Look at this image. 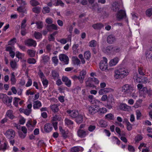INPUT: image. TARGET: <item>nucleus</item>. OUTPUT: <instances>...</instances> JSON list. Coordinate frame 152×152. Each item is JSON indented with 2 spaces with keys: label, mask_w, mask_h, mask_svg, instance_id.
Here are the masks:
<instances>
[{
  "label": "nucleus",
  "mask_w": 152,
  "mask_h": 152,
  "mask_svg": "<svg viewBox=\"0 0 152 152\" xmlns=\"http://www.w3.org/2000/svg\"><path fill=\"white\" fill-rule=\"evenodd\" d=\"M99 7V5L97 3H95L93 4L91 7V9L92 10H95L96 8H98Z\"/></svg>",
  "instance_id": "61"
},
{
  "label": "nucleus",
  "mask_w": 152,
  "mask_h": 152,
  "mask_svg": "<svg viewBox=\"0 0 152 152\" xmlns=\"http://www.w3.org/2000/svg\"><path fill=\"white\" fill-rule=\"evenodd\" d=\"M145 55L147 59H149L150 61H152V48L146 51Z\"/></svg>",
  "instance_id": "15"
},
{
  "label": "nucleus",
  "mask_w": 152,
  "mask_h": 152,
  "mask_svg": "<svg viewBox=\"0 0 152 152\" xmlns=\"http://www.w3.org/2000/svg\"><path fill=\"white\" fill-rule=\"evenodd\" d=\"M92 79L89 78L86 82V86L87 87H89L94 88L95 87V86L92 83Z\"/></svg>",
  "instance_id": "21"
},
{
  "label": "nucleus",
  "mask_w": 152,
  "mask_h": 152,
  "mask_svg": "<svg viewBox=\"0 0 152 152\" xmlns=\"http://www.w3.org/2000/svg\"><path fill=\"white\" fill-rule=\"evenodd\" d=\"M53 5L56 6L60 5L61 7H64V4L61 0H57L56 2H55Z\"/></svg>",
  "instance_id": "31"
},
{
  "label": "nucleus",
  "mask_w": 152,
  "mask_h": 152,
  "mask_svg": "<svg viewBox=\"0 0 152 152\" xmlns=\"http://www.w3.org/2000/svg\"><path fill=\"white\" fill-rule=\"evenodd\" d=\"M27 62L29 64H34L36 62V61L34 58H29L27 60Z\"/></svg>",
  "instance_id": "51"
},
{
  "label": "nucleus",
  "mask_w": 152,
  "mask_h": 152,
  "mask_svg": "<svg viewBox=\"0 0 152 152\" xmlns=\"http://www.w3.org/2000/svg\"><path fill=\"white\" fill-rule=\"evenodd\" d=\"M138 71L139 74L142 75H145V70L142 67H140L138 69Z\"/></svg>",
  "instance_id": "48"
},
{
  "label": "nucleus",
  "mask_w": 152,
  "mask_h": 152,
  "mask_svg": "<svg viewBox=\"0 0 152 152\" xmlns=\"http://www.w3.org/2000/svg\"><path fill=\"white\" fill-rule=\"evenodd\" d=\"M37 26V28L39 29L42 28L43 27V24L42 22H37L36 23Z\"/></svg>",
  "instance_id": "56"
},
{
  "label": "nucleus",
  "mask_w": 152,
  "mask_h": 152,
  "mask_svg": "<svg viewBox=\"0 0 152 152\" xmlns=\"http://www.w3.org/2000/svg\"><path fill=\"white\" fill-rule=\"evenodd\" d=\"M11 80V84H15L16 82V80L14 75V72L12 73Z\"/></svg>",
  "instance_id": "44"
},
{
  "label": "nucleus",
  "mask_w": 152,
  "mask_h": 152,
  "mask_svg": "<svg viewBox=\"0 0 152 152\" xmlns=\"http://www.w3.org/2000/svg\"><path fill=\"white\" fill-rule=\"evenodd\" d=\"M50 12V8L48 7H44L42 10V12L44 14L48 13Z\"/></svg>",
  "instance_id": "49"
},
{
  "label": "nucleus",
  "mask_w": 152,
  "mask_h": 152,
  "mask_svg": "<svg viewBox=\"0 0 152 152\" xmlns=\"http://www.w3.org/2000/svg\"><path fill=\"white\" fill-rule=\"evenodd\" d=\"M62 80L63 82L65 83V84L68 87H69L71 86V82L70 80L68 78L64 76H62Z\"/></svg>",
  "instance_id": "16"
},
{
  "label": "nucleus",
  "mask_w": 152,
  "mask_h": 152,
  "mask_svg": "<svg viewBox=\"0 0 152 152\" xmlns=\"http://www.w3.org/2000/svg\"><path fill=\"white\" fill-rule=\"evenodd\" d=\"M86 74V71L85 70L83 69L80 72V75L81 76H83L85 77V76Z\"/></svg>",
  "instance_id": "60"
},
{
  "label": "nucleus",
  "mask_w": 152,
  "mask_h": 152,
  "mask_svg": "<svg viewBox=\"0 0 152 152\" xmlns=\"http://www.w3.org/2000/svg\"><path fill=\"white\" fill-rule=\"evenodd\" d=\"M39 77L41 78V80L45 78V76L43 73L42 72L41 70H39V72L38 73Z\"/></svg>",
  "instance_id": "62"
},
{
  "label": "nucleus",
  "mask_w": 152,
  "mask_h": 152,
  "mask_svg": "<svg viewBox=\"0 0 152 152\" xmlns=\"http://www.w3.org/2000/svg\"><path fill=\"white\" fill-rule=\"evenodd\" d=\"M25 44L28 47H35L37 45L36 41L32 39H29L25 41Z\"/></svg>",
  "instance_id": "7"
},
{
  "label": "nucleus",
  "mask_w": 152,
  "mask_h": 152,
  "mask_svg": "<svg viewBox=\"0 0 152 152\" xmlns=\"http://www.w3.org/2000/svg\"><path fill=\"white\" fill-rule=\"evenodd\" d=\"M99 106L97 105H91L88 108L89 113L90 114H94L97 111Z\"/></svg>",
  "instance_id": "13"
},
{
  "label": "nucleus",
  "mask_w": 152,
  "mask_h": 152,
  "mask_svg": "<svg viewBox=\"0 0 152 152\" xmlns=\"http://www.w3.org/2000/svg\"><path fill=\"white\" fill-rule=\"evenodd\" d=\"M121 108L122 110L124 111H130L133 110L135 108H137L138 107V105H135L132 107L129 106L128 105H120Z\"/></svg>",
  "instance_id": "11"
},
{
  "label": "nucleus",
  "mask_w": 152,
  "mask_h": 152,
  "mask_svg": "<svg viewBox=\"0 0 152 152\" xmlns=\"http://www.w3.org/2000/svg\"><path fill=\"white\" fill-rule=\"evenodd\" d=\"M64 122L65 125L69 126H72L73 124V121L67 118L64 120Z\"/></svg>",
  "instance_id": "26"
},
{
  "label": "nucleus",
  "mask_w": 152,
  "mask_h": 152,
  "mask_svg": "<svg viewBox=\"0 0 152 152\" xmlns=\"http://www.w3.org/2000/svg\"><path fill=\"white\" fill-rule=\"evenodd\" d=\"M45 21L47 23L49 24L53 23L52 19L51 18H47L45 20Z\"/></svg>",
  "instance_id": "64"
},
{
  "label": "nucleus",
  "mask_w": 152,
  "mask_h": 152,
  "mask_svg": "<svg viewBox=\"0 0 152 152\" xmlns=\"http://www.w3.org/2000/svg\"><path fill=\"white\" fill-rule=\"evenodd\" d=\"M80 150V148L78 147H74L72 148L71 150V152H78Z\"/></svg>",
  "instance_id": "53"
},
{
  "label": "nucleus",
  "mask_w": 152,
  "mask_h": 152,
  "mask_svg": "<svg viewBox=\"0 0 152 152\" xmlns=\"http://www.w3.org/2000/svg\"><path fill=\"white\" fill-rule=\"evenodd\" d=\"M113 46H109L107 47L106 48V52L109 53H113Z\"/></svg>",
  "instance_id": "36"
},
{
  "label": "nucleus",
  "mask_w": 152,
  "mask_h": 152,
  "mask_svg": "<svg viewBox=\"0 0 152 152\" xmlns=\"http://www.w3.org/2000/svg\"><path fill=\"white\" fill-rule=\"evenodd\" d=\"M26 126L29 129L32 130L34 128V126L33 125L32 122H31L30 121H28L27 124Z\"/></svg>",
  "instance_id": "40"
},
{
  "label": "nucleus",
  "mask_w": 152,
  "mask_h": 152,
  "mask_svg": "<svg viewBox=\"0 0 152 152\" xmlns=\"http://www.w3.org/2000/svg\"><path fill=\"white\" fill-rule=\"evenodd\" d=\"M31 107L32 105H28V109H24L20 108L19 109V111L20 112L23 113L26 115H28L31 113Z\"/></svg>",
  "instance_id": "14"
},
{
  "label": "nucleus",
  "mask_w": 152,
  "mask_h": 152,
  "mask_svg": "<svg viewBox=\"0 0 152 152\" xmlns=\"http://www.w3.org/2000/svg\"><path fill=\"white\" fill-rule=\"evenodd\" d=\"M41 80L43 85L45 86V87H47L48 83V80L45 78Z\"/></svg>",
  "instance_id": "52"
},
{
  "label": "nucleus",
  "mask_w": 152,
  "mask_h": 152,
  "mask_svg": "<svg viewBox=\"0 0 152 152\" xmlns=\"http://www.w3.org/2000/svg\"><path fill=\"white\" fill-rule=\"evenodd\" d=\"M27 53L29 56L31 57H34L35 56V51L32 50H28L27 51Z\"/></svg>",
  "instance_id": "30"
},
{
  "label": "nucleus",
  "mask_w": 152,
  "mask_h": 152,
  "mask_svg": "<svg viewBox=\"0 0 152 152\" xmlns=\"http://www.w3.org/2000/svg\"><path fill=\"white\" fill-rule=\"evenodd\" d=\"M105 118L108 120H113L114 119V115L111 113H109L106 115Z\"/></svg>",
  "instance_id": "38"
},
{
  "label": "nucleus",
  "mask_w": 152,
  "mask_h": 152,
  "mask_svg": "<svg viewBox=\"0 0 152 152\" xmlns=\"http://www.w3.org/2000/svg\"><path fill=\"white\" fill-rule=\"evenodd\" d=\"M92 26L95 29L99 30L102 28L104 26V25L101 23H97L93 25Z\"/></svg>",
  "instance_id": "24"
},
{
  "label": "nucleus",
  "mask_w": 152,
  "mask_h": 152,
  "mask_svg": "<svg viewBox=\"0 0 152 152\" xmlns=\"http://www.w3.org/2000/svg\"><path fill=\"white\" fill-rule=\"evenodd\" d=\"M84 58L86 60H89L91 56V53L89 51H86L84 53Z\"/></svg>",
  "instance_id": "28"
},
{
  "label": "nucleus",
  "mask_w": 152,
  "mask_h": 152,
  "mask_svg": "<svg viewBox=\"0 0 152 152\" xmlns=\"http://www.w3.org/2000/svg\"><path fill=\"white\" fill-rule=\"evenodd\" d=\"M46 28L48 31H52L53 30H57L58 29L57 25L52 24L50 25H47Z\"/></svg>",
  "instance_id": "17"
},
{
  "label": "nucleus",
  "mask_w": 152,
  "mask_h": 152,
  "mask_svg": "<svg viewBox=\"0 0 152 152\" xmlns=\"http://www.w3.org/2000/svg\"><path fill=\"white\" fill-rule=\"evenodd\" d=\"M4 134L8 138H13L15 135V132L12 129L8 130Z\"/></svg>",
  "instance_id": "10"
},
{
  "label": "nucleus",
  "mask_w": 152,
  "mask_h": 152,
  "mask_svg": "<svg viewBox=\"0 0 152 152\" xmlns=\"http://www.w3.org/2000/svg\"><path fill=\"white\" fill-rule=\"evenodd\" d=\"M88 132L83 130H79L77 132V134L79 137H84L87 134Z\"/></svg>",
  "instance_id": "20"
},
{
  "label": "nucleus",
  "mask_w": 152,
  "mask_h": 152,
  "mask_svg": "<svg viewBox=\"0 0 152 152\" xmlns=\"http://www.w3.org/2000/svg\"><path fill=\"white\" fill-rule=\"evenodd\" d=\"M90 102H91V104H100V102L97 99H94L93 100H90Z\"/></svg>",
  "instance_id": "59"
},
{
  "label": "nucleus",
  "mask_w": 152,
  "mask_h": 152,
  "mask_svg": "<svg viewBox=\"0 0 152 152\" xmlns=\"http://www.w3.org/2000/svg\"><path fill=\"white\" fill-rule=\"evenodd\" d=\"M50 60V57L48 56H45L42 57L43 62L44 64L47 63Z\"/></svg>",
  "instance_id": "47"
},
{
  "label": "nucleus",
  "mask_w": 152,
  "mask_h": 152,
  "mask_svg": "<svg viewBox=\"0 0 152 152\" xmlns=\"http://www.w3.org/2000/svg\"><path fill=\"white\" fill-rule=\"evenodd\" d=\"M12 113V111L11 110H9L7 112L6 115L9 117L10 118L12 119L14 118V116L13 115Z\"/></svg>",
  "instance_id": "29"
},
{
  "label": "nucleus",
  "mask_w": 152,
  "mask_h": 152,
  "mask_svg": "<svg viewBox=\"0 0 152 152\" xmlns=\"http://www.w3.org/2000/svg\"><path fill=\"white\" fill-rule=\"evenodd\" d=\"M99 124L102 127H105L107 125L106 122L103 120H101L99 121Z\"/></svg>",
  "instance_id": "46"
},
{
  "label": "nucleus",
  "mask_w": 152,
  "mask_h": 152,
  "mask_svg": "<svg viewBox=\"0 0 152 152\" xmlns=\"http://www.w3.org/2000/svg\"><path fill=\"white\" fill-rule=\"evenodd\" d=\"M121 91L127 96L131 95L133 91V88L131 85L128 84H126L123 86L121 88Z\"/></svg>",
  "instance_id": "3"
},
{
  "label": "nucleus",
  "mask_w": 152,
  "mask_h": 152,
  "mask_svg": "<svg viewBox=\"0 0 152 152\" xmlns=\"http://www.w3.org/2000/svg\"><path fill=\"white\" fill-rule=\"evenodd\" d=\"M146 15L149 17H150L152 15V9L150 8L148 9L146 12Z\"/></svg>",
  "instance_id": "45"
},
{
  "label": "nucleus",
  "mask_w": 152,
  "mask_h": 152,
  "mask_svg": "<svg viewBox=\"0 0 152 152\" xmlns=\"http://www.w3.org/2000/svg\"><path fill=\"white\" fill-rule=\"evenodd\" d=\"M73 64L75 65H78L80 64V60L76 56L72 57Z\"/></svg>",
  "instance_id": "23"
},
{
  "label": "nucleus",
  "mask_w": 152,
  "mask_h": 152,
  "mask_svg": "<svg viewBox=\"0 0 152 152\" xmlns=\"http://www.w3.org/2000/svg\"><path fill=\"white\" fill-rule=\"evenodd\" d=\"M52 129V125L50 123H47L44 126V131L48 133L50 132Z\"/></svg>",
  "instance_id": "18"
},
{
  "label": "nucleus",
  "mask_w": 152,
  "mask_h": 152,
  "mask_svg": "<svg viewBox=\"0 0 152 152\" xmlns=\"http://www.w3.org/2000/svg\"><path fill=\"white\" fill-rule=\"evenodd\" d=\"M51 72L52 76L54 79H56L58 78L59 75L57 72L54 70H52Z\"/></svg>",
  "instance_id": "34"
},
{
  "label": "nucleus",
  "mask_w": 152,
  "mask_h": 152,
  "mask_svg": "<svg viewBox=\"0 0 152 152\" xmlns=\"http://www.w3.org/2000/svg\"><path fill=\"white\" fill-rule=\"evenodd\" d=\"M107 59L105 57H103V60H102L99 64L100 69L102 71H104L107 69Z\"/></svg>",
  "instance_id": "4"
},
{
  "label": "nucleus",
  "mask_w": 152,
  "mask_h": 152,
  "mask_svg": "<svg viewBox=\"0 0 152 152\" xmlns=\"http://www.w3.org/2000/svg\"><path fill=\"white\" fill-rule=\"evenodd\" d=\"M50 107L52 111L54 112H57L59 110L58 108L57 105H51Z\"/></svg>",
  "instance_id": "43"
},
{
  "label": "nucleus",
  "mask_w": 152,
  "mask_h": 152,
  "mask_svg": "<svg viewBox=\"0 0 152 152\" xmlns=\"http://www.w3.org/2000/svg\"><path fill=\"white\" fill-rule=\"evenodd\" d=\"M84 79V77L81 76H80V75L79 76H78L77 79H78L79 80L80 83H83V80Z\"/></svg>",
  "instance_id": "63"
},
{
  "label": "nucleus",
  "mask_w": 152,
  "mask_h": 152,
  "mask_svg": "<svg viewBox=\"0 0 152 152\" xmlns=\"http://www.w3.org/2000/svg\"><path fill=\"white\" fill-rule=\"evenodd\" d=\"M107 111V109L104 107L99 108H99L98 109L97 112L99 114H102L106 113Z\"/></svg>",
  "instance_id": "27"
},
{
  "label": "nucleus",
  "mask_w": 152,
  "mask_h": 152,
  "mask_svg": "<svg viewBox=\"0 0 152 152\" xmlns=\"http://www.w3.org/2000/svg\"><path fill=\"white\" fill-rule=\"evenodd\" d=\"M40 10L41 8L39 7H34L32 9L33 11L34 12L37 14H39V13L40 11Z\"/></svg>",
  "instance_id": "41"
},
{
  "label": "nucleus",
  "mask_w": 152,
  "mask_h": 152,
  "mask_svg": "<svg viewBox=\"0 0 152 152\" xmlns=\"http://www.w3.org/2000/svg\"><path fill=\"white\" fill-rule=\"evenodd\" d=\"M115 40V36L113 35H110L107 38V42L109 44H112Z\"/></svg>",
  "instance_id": "19"
},
{
  "label": "nucleus",
  "mask_w": 152,
  "mask_h": 152,
  "mask_svg": "<svg viewBox=\"0 0 152 152\" xmlns=\"http://www.w3.org/2000/svg\"><path fill=\"white\" fill-rule=\"evenodd\" d=\"M143 139V137L141 135L138 134L134 138V141L136 142H139Z\"/></svg>",
  "instance_id": "35"
},
{
  "label": "nucleus",
  "mask_w": 152,
  "mask_h": 152,
  "mask_svg": "<svg viewBox=\"0 0 152 152\" xmlns=\"http://www.w3.org/2000/svg\"><path fill=\"white\" fill-rule=\"evenodd\" d=\"M66 112L69 114L70 116L73 118L76 117L79 114L78 111L76 110H68Z\"/></svg>",
  "instance_id": "12"
},
{
  "label": "nucleus",
  "mask_w": 152,
  "mask_h": 152,
  "mask_svg": "<svg viewBox=\"0 0 152 152\" xmlns=\"http://www.w3.org/2000/svg\"><path fill=\"white\" fill-rule=\"evenodd\" d=\"M62 119L60 115H55L53 117L52 121H60Z\"/></svg>",
  "instance_id": "37"
},
{
  "label": "nucleus",
  "mask_w": 152,
  "mask_h": 152,
  "mask_svg": "<svg viewBox=\"0 0 152 152\" xmlns=\"http://www.w3.org/2000/svg\"><path fill=\"white\" fill-rule=\"evenodd\" d=\"M118 57H115L111 60L109 63V65L110 66H113L115 65L118 62Z\"/></svg>",
  "instance_id": "22"
},
{
  "label": "nucleus",
  "mask_w": 152,
  "mask_h": 152,
  "mask_svg": "<svg viewBox=\"0 0 152 152\" xmlns=\"http://www.w3.org/2000/svg\"><path fill=\"white\" fill-rule=\"evenodd\" d=\"M103 89L104 91V94L113 91V89L110 88H104Z\"/></svg>",
  "instance_id": "58"
},
{
  "label": "nucleus",
  "mask_w": 152,
  "mask_h": 152,
  "mask_svg": "<svg viewBox=\"0 0 152 152\" xmlns=\"http://www.w3.org/2000/svg\"><path fill=\"white\" fill-rule=\"evenodd\" d=\"M88 45L89 46L91 47H96L98 46L97 42L95 40H92L90 41Z\"/></svg>",
  "instance_id": "25"
},
{
  "label": "nucleus",
  "mask_w": 152,
  "mask_h": 152,
  "mask_svg": "<svg viewBox=\"0 0 152 152\" xmlns=\"http://www.w3.org/2000/svg\"><path fill=\"white\" fill-rule=\"evenodd\" d=\"M10 65L12 69L16 68V62L12 61L10 63Z\"/></svg>",
  "instance_id": "57"
},
{
  "label": "nucleus",
  "mask_w": 152,
  "mask_h": 152,
  "mask_svg": "<svg viewBox=\"0 0 152 152\" xmlns=\"http://www.w3.org/2000/svg\"><path fill=\"white\" fill-rule=\"evenodd\" d=\"M59 59L60 61L63 62L65 64H67L69 63V58L66 55L61 54L59 56Z\"/></svg>",
  "instance_id": "9"
},
{
  "label": "nucleus",
  "mask_w": 152,
  "mask_h": 152,
  "mask_svg": "<svg viewBox=\"0 0 152 152\" xmlns=\"http://www.w3.org/2000/svg\"><path fill=\"white\" fill-rule=\"evenodd\" d=\"M126 17V12L124 10H121L117 12L116 17L118 20H120Z\"/></svg>",
  "instance_id": "6"
},
{
  "label": "nucleus",
  "mask_w": 152,
  "mask_h": 152,
  "mask_svg": "<svg viewBox=\"0 0 152 152\" xmlns=\"http://www.w3.org/2000/svg\"><path fill=\"white\" fill-rule=\"evenodd\" d=\"M83 116L82 115H79L76 119V121L78 124H79L82 122L83 121Z\"/></svg>",
  "instance_id": "33"
},
{
  "label": "nucleus",
  "mask_w": 152,
  "mask_h": 152,
  "mask_svg": "<svg viewBox=\"0 0 152 152\" xmlns=\"http://www.w3.org/2000/svg\"><path fill=\"white\" fill-rule=\"evenodd\" d=\"M26 19H24L21 22V29L24 28L26 26Z\"/></svg>",
  "instance_id": "55"
},
{
  "label": "nucleus",
  "mask_w": 152,
  "mask_h": 152,
  "mask_svg": "<svg viewBox=\"0 0 152 152\" xmlns=\"http://www.w3.org/2000/svg\"><path fill=\"white\" fill-rule=\"evenodd\" d=\"M52 60L53 62L55 64H57L58 63V60L56 56L53 57Z\"/></svg>",
  "instance_id": "50"
},
{
  "label": "nucleus",
  "mask_w": 152,
  "mask_h": 152,
  "mask_svg": "<svg viewBox=\"0 0 152 152\" xmlns=\"http://www.w3.org/2000/svg\"><path fill=\"white\" fill-rule=\"evenodd\" d=\"M129 74L128 70L125 68H121L115 72L114 77L116 79H122Z\"/></svg>",
  "instance_id": "1"
},
{
  "label": "nucleus",
  "mask_w": 152,
  "mask_h": 152,
  "mask_svg": "<svg viewBox=\"0 0 152 152\" xmlns=\"http://www.w3.org/2000/svg\"><path fill=\"white\" fill-rule=\"evenodd\" d=\"M120 4L118 2L115 1L112 4L110 8L113 12H118L120 9Z\"/></svg>",
  "instance_id": "8"
},
{
  "label": "nucleus",
  "mask_w": 152,
  "mask_h": 152,
  "mask_svg": "<svg viewBox=\"0 0 152 152\" xmlns=\"http://www.w3.org/2000/svg\"><path fill=\"white\" fill-rule=\"evenodd\" d=\"M113 53H115L119 52L120 50V49L117 46H113Z\"/></svg>",
  "instance_id": "54"
},
{
  "label": "nucleus",
  "mask_w": 152,
  "mask_h": 152,
  "mask_svg": "<svg viewBox=\"0 0 152 152\" xmlns=\"http://www.w3.org/2000/svg\"><path fill=\"white\" fill-rule=\"evenodd\" d=\"M21 3H20V6L17 8V10L19 12H21L24 15V14L27 13L26 10L25 8V5L26 4L25 2L23 0L21 1Z\"/></svg>",
  "instance_id": "5"
},
{
  "label": "nucleus",
  "mask_w": 152,
  "mask_h": 152,
  "mask_svg": "<svg viewBox=\"0 0 152 152\" xmlns=\"http://www.w3.org/2000/svg\"><path fill=\"white\" fill-rule=\"evenodd\" d=\"M30 4L32 6H36L39 4V3L36 0H31L30 1Z\"/></svg>",
  "instance_id": "42"
},
{
  "label": "nucleus",
  "mask_w": 152,
  "mask_h": 152,
  "mask_svg": "<svg viewBox=\"0 0 152 152\" xmlns=\"http://www.w3.org/2000/svg\"><path fill=\"white\" fill-rule=\"evenodd\" d=\"M0 149L3 151L5 150L8 148V144L7 143L4 142L3 144L0 145Z\"/></svg>",
  "instance_id": "39"
},
{
  "label": "nucleus",
  "mask_w": 152,
  "mask_h": 152,
  "mask_svg": "<svg viewBox=\"0 0 152 152\" xmlns=\"http://www.w3.org/2000/svg\"><path fill=\"white\" fill-rule=\"evenodd\" d=\"M34 36L36 39H39L42 38V35L40 33L35 31L34 33Z\"/></svg>",
  "instance_id": "32"
},
{
  "label": "nucleus",
  "mask_w": 152,
  "mask_h": 152,
  "mask_svg": "<svg viewBox=\"0 0 152 152\" xmlns=\"http://www.w3.org/2000/svg\"><path fill=\"white\" fill-rule=\"evenodd\" d=\"M138 89L140 90V94L141 96L145 97L147 95L149 96L152 95V92L151 89L148 90L146 87H144L142 84H138L137 85Z\"/></svg>",
  "instance_id": "2"
}]
</instances>
